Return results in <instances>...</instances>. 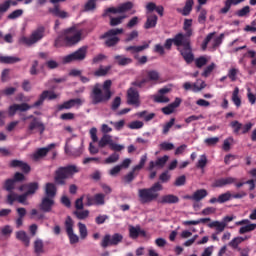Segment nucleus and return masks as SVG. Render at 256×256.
Wrapping results in <instances>:
<instances>
[{"label": "nucleus", "instance_id": "1", "mask_svg": "<svg viewBox=\"0 0 256 256\" xmlns=\"http://www.w3.org/2000/svg\"><path fill=\"white\" fill-rule=\"evenodd\" d=\"M173 44L177 47V51H179L186 63L189 64L195 61V55L193 54V48L191 47V40L185 39L183 33L176 34L174 38L166 39L164 47L165 49H168V51H171Z\"/></svg>", "mask_w": 256, "mask_h": 256}, {"label": "nucleus", "instance_id": "2", "mask_svg": "<svg viewBox=\"0 0 256 256\" xmlns=\"http://www.w3.org/2000/svg\"><path fill=\"white\" fill-rule=\"evenodd\" d=\"M111 85H113L111 80H105L103 84L96 83L92 86L90 93L92 105L107 103L111 100V97H113V92H111Z\"/></svg>", "mask_w": 256, "mask_h": 256}, {"label": "nucleus", "instance_id": "3", "mask_svg": "<svg viewBox=\"0 0 256 256\" xmlns=\"http://www.w3.org/2000/svg\"><path fill=\"white\" fill-rule=\"evenodd\" d=\"M159 191H163V185L160 182H156L150 188H144L138 190V197L141 203H151L159 197Z\"/></svg>", "mask_w": 256, "mask_h": 256}, {"label": "nucleus", "instance_id": "4", "mask_svg": "<svg viewBox=\"0 0 256 256\" xmlns=\"http://www.w3.org/2000/svg\"><path fill=\"white\" fill-rule=\"evenodd\" d=\"M43 37H45V26H39L31 32L30 36H21L18 39V43L25 47H33V45H37L39 41H42Z\"/></svg>", "mask_w": 256, "mask_h": 256}, {"label": "nucleus", "instance_id": "5", "mask_svg": "<svg viewBox=\"0 0 256 256\" xmlns=\"http://www.w3.org/2000/svg\"><path fill=\"white\" fill-rule=\"evenodd\" d=\"M75 173H79V168L75 165L59 167L55 171L54 181L56 185H65V179L73 177Z\"/></svg>", "mask_w": 256, "mask_h": 256}, {"label": "nucleus", "instance_id": "6", "mask_svg": "<svg viewBox=\"0 0 256 256\" xmlns=\"http://www.w3.org/2000/svg\"><path fill=\"white\" fill-rule=\"evenodd\" d=\"M83 39V30L76 27L68 28L64 31L63 41L66 47H73Z\"/></svg>", "mask_w": 256, "mask_h": 256}, {"label": "nucleus", "instance_id": "7", "mask_svg": "<svg viewBox=\"0 0 256 256\" xmlns=\"http://www.w3.org/2000/svg\"><path fill=\"white\" fill-rule=\"evenodd\" d=\"M147 78H143L141 80L136 79L134 82H132V85L134 87H138L139 89H142V87H145L147 83H154L157 84L158 81H161V74H159V71L157 70H148L146 71Z\"/></svg>", "mask_w": 256, "mask_h": 256}, {"label": "nucleus", "instance_id": "8", "mask_svg": "<svg viewBox=\"0 0 256 256\" xmlns=\"http://www.w3.org/2000/svg\"><path fill=\"white\" fill-rule=\"evenodd\" d=\"M123 31V28L110 29L100 36V39H105L106 47H115L120 41L117 35H122Z\"/></svg>", "mask_w": 256, "mask_h": 256}, {"label": "nucleus", "instance_id": "9", "mask_svg": "<svg viewBox=\"0 0 256 256\" xmlns=\"http://www.w3.org/2000/svg\"><path fill=\"white\" fill-rule=\"evenodd\" d=\"M119 243H123V236L120 233H114L113 235L111 234H106L100 243V246L103 249H107V247H117Z\"/></svg>", "mask_w": 256, "mask_h": 256}, {"label": "nucleus", "instance_id": "10", "mask_svg": "<svg viewBox=\"0 0 256 256\" xmlns=\"http://www.w3.org/2000/svg\"><path fill=\"white\" fill-rule=\"evenodd\" d=\"M145 163H147V154L141 156L139 164L132 168V171L129 172L126 176H124L125 183H131L137 175H139V171L145 167Z\"/></svg>", "mask_w": 256, "mask_h": 256}, {"label": "nucleus", "instance_id": "11", "mask_svg": "<svg viewBox=\"0 0 256 256\" xmlns=\"http://www.w3.org/2000/svg\"><path fill=\"white\" fill-rule=\"evenodd\" d=\"M87 57V47H81L75 52L62 58L63 63H73V61H83Z\"/></svg>", "mask_w": 256, "mask_h": 256}, {"label": "nucleus", "instance_id": "12", "mask_svg": "<svg viewBox=\"0 0 256 256\" xmlns=\"http://www.w3.org/2000/svg\"><path fill=\"white\" fill-rule=\"evenodd\" d=\"M65 0H50V3H53L54 7L48 9V13H51L54 17H60V19H67L69 13L59 8L57 3H64Z\"/></svg>", "mask_w": 256, "mask_h": 256}, {"label": "nucleus", "instance_id": "13", "mask_svg": "<svg viewBox=\"0 0 256 256\" xmlns=\"http://www.w3.org/2000/svg\"><path fill=\"white\" fill-rule=\"evenodd\" d=\"M86 207H93V205H105V194L98 193L94 196L86 194Z\"/></svg>", "mask_w": 256, "mask_h": 256}, {"label": "nucleus", "instance_id": "14", "mask_svg": "<svg viewBox=\"0 0 256 256\" xmlns=\"http://www.w3.org/2000/svg\"><path fill=\"white\" fill-rule=\"evenodd\" d=\"M35 131H39L40 135H43L45 132V124H43L39 118L33 116L32 121L28 125V133L31 135L35 133Z\"/></svg>", "mask_w": 256, "mask_h": 256}, {"label": "nucleus", "instance_id": "15", "mask_svg": "<svg viewBox=\"0 0 256 256\" xmlns=\"http://www.w3.org/2000/svg\"><path fill=\"white\" fill-rule=\"evenodd\" d=\"M28 196L29 195L26 192L22 195H18L15 192H11L7 195V203H9V205H13L15 201H18V203H21L22 205H29V202H27Z\"/></svg>", "mask_w": 256, "mask_h": 256}, {"label": "nucleus", "instance_id": "16", "mask_svg": "<svg viewBox=\"0 0 256 256\" xmlns=\"http://www.w3.org/2000/svg\"><path fill=\"white\" fill-rule=\"evenodd\" d=\"M85 103V100L81 98H75V99H70L68 101H65L64 103L58 105L57 109L58 111H63V110H69L73 109V107H81Z\"/></svg>", "mask_w": 256, "mask_h": 256}, {"label": "nucleus", "instance_id": "17", "mask_svg": "<svg viewBox=\"0 0 256 256\" xmlns=\"http://www.w3.org/2000/svg\"><path fill=\"white\" fill-rule=\"evenodd\" d=\"M235 225H245L240 227L238 233L240 235H245V233H251V231H255L256 224H252L249 219H243L235 223Z\"/></svg>", "mask_w": 256, "mask_h": 256}, {"label": "nucleus", "instance_id": "18", "mask_svg": "<svg viewBox=\"0 0 256 256\" xmlns=\"http://www.w3.org/2000/svg\"><path fill=\"white\" fill-rule=\"evenodd\" d=\"M55 148V143L49 144L46 147L39 148L37 149L33 154H32V159L33 161H40V159H43V157H47V154L51 149Z\"/></svg>", "mask_w": 256, "mask_h": 256}, {"label": "nucleus", "instance_id": "19", "mask_svg": "<svg viewBox=\"0 0 256 256\" xmlns=\"http://www.w3.org/2000/svg\"><path fill=\"white\" fill-rule=\"evenodd\" d=\"M167 161H169V156L167 155H164L163 157L158 158L156 161H150L148 166V171H153L155 167H157V169H163Z\"/></svg>", "mask_w": 256, "mask_h": 256}, {"label": "nucleus", "instance_id": "20", "mask_svg": "<svg viewBox=\"0 0 256 256\" xmlns=\"http://www.w3.org/2000/svg\"><path fill=\"white\" fill-rule=\"evenodd\" d=\"M127 103L128 105H136V107H139V91L135 88H130L127 91Z\"/></svg>", "mask_w": 256, "mask_h": 256}, {"label": "nucleus", "instance_id": "21", "mask_svg": "<svg viewBox=\"0 0 256 256\" xmlns=\"http://www.w3.org/2000/svg\"><path fill=\"white\" fill-rule=\"evenodd\" d=\"M53 205H55V200L53 198L45 197L42 198V201L39 205V208L43 213H51L53 209Z\"/></svg>", "mask_w": 256, "mask_h": 256}, {"label": "nucleus", "instance_id": "22", "mask_svg": "<svg viewBox=\"0 0 256 256\" xmlns=\"http://www.w3.org/2000/svg\"><path fill=\"white\" fill-rule=\"evenodd\" d=\"M232 199H233V194H231L230 191H227L223 194H220L218 198L212 197L209 200V203L210 205H215V203L223 204V203H227V201H231Z\"/></svg>", "mask_w": 256, "mask_h": 256}, {"label": "nucleus", "instance_id": "23", "mask_svg": "<svg viewBox=\"0 0 256 256\" xmlns=\"http://www.w3.org/2000/svg\"><path fill=\"white\" fill-rule=\"evenodd\" d=\"M141 237H147V232L141 229V226H129V237L130 239H138Z\"/></svg>", "mask_w": 256, "mask_h": 256}, {"label": "nucleus", "instance_id": "24", "mask_svg": "<svg viewBox=\"0 0 256 256\" xmlns=\"http://www.w3.org/2000/svg\"><path fill=\"white\" fill-rule=\"evenodd\" d=\"M9 167L21 169L23 173H29L31 171V166L22 160H11L9 163Z\"/></svg>", "mask_w": 256, "mask_h": 256}, {"label": "nucleus", "instance_id": "25", "mask_svg": "<svg viewBox=\"0 0 256 256\" xmlns=\"http://www.w3.org/2000/svg\"><path fill=\"white\" fill-rule=\"evenodd\" d=\"M45 197H48L50 199H55V196L57 195V186L55 183L48 182L45 185L44 188Z\"/></svg>", "mask_w": 256, "mask_h": 256}, {"label": "nucleus", "instance_id": "26", "mask_svg": "<svg viewBox=\"0 0 256 256\" xmlns=\"http://www.w3.org/2000/svg\"><path fill=\"white\" fill-rule=\"evenodd\" d=\"M158 203H161V205H173L179 203V197L173 194H166L160 198Z\"/></svg>", "mask_w": 256, "mask_h": 256}, {"label": "nucleus", "instance_id": "27", "mask_svg": "<svg viewBox=\"0 0 256 256\" xmlns=\"http://www.w3.org/2000/svg\"><path fill=\"white\" fill-rule=\"evenodd\" d=\"M193 26V19H185L183 24V30L185 31V34L183 36L187 41H191L190 37L193 35V29L191 28Z\"/></svg>", "mask_w": 256, "mask_h": 256}, {"label": "nucleus", "instance_id": "28", "mask_svg": "<svg viewBox=\"0 0 256 256\" xmlns=\"http://www.w3.org/2000/svg\"><path fill=\"white\" fill-rule=\"evenodd\" d=\"M243 1L245 0H226L224 2V7L220 10V13L222 15H227V13L231 11V7H233V5H239V3H243Z\"/></svg>", "mask_w": 256, "mask_h": 256}, {"label": "nucleus", "instance_id": "29", "mask_svg": "<svg viewBox=\"0 0 256 256\" xmlns=\"http://www.w3.org/2000/svg\"><path fill=\"white\" fill-rule=\"evenodd\" d=\"M233 183H237V178L225 177L216 180L214 185L215 187H225L227 185H233Z\"/></svg>", "mask_w": 256, "mask_h": 256}, {"label": "nucleus", "instance_id": "30", "mask_svg": "<svg viewBox=\"0 0 256 256\" xmlns=\"http://www.w3.org/2000/svg\"><path fill=\"white\" fill-rule=\"evenodd\" d=\"M208 227L210 229H215L216 235H219V233H223L225 231V223L223 221H213L208 224Z\"/></svg>", "mask_w": 256, "mask_h": 256}, {"label": "nucleus", "instance_id": "31", "mask_svg": "<svg viewBox=\"0 0 256 256\" xmlns=\"http://www.w3.org/2000/svg\"><path fill=\"white\" fill-rule=\"evenodd\" d=\"M114 59L117 63V65H120V67H125L127 65H131L133 63V59L124 56V55H116L114 56Z\"/></svg>", "mask_w": 256, "mask_h": 256}, {"label": "nucleus", "instance_id": "32", "mask_svg": "<svg viewBox=\"0 0 256 256\" xmlns=\"http://www.w3.org/2000/svg\"><path fill=\"white\" fill-rule=\"evenodd\" d=\"M193 5H195L193 0H186L183 9H178V12L181 13L184 17H187L188 15H191V11H193Z\"/></svg>", "mask_w": 256, "mask_h": 256}, {"label": "nucleus", "instance_id": "33", "mask_svg": "<svg viewBox=\"0 0 256 256\" xmlns=\"http://www.w3.org/2000/svg\"><path fill=\"white\" fill-rule=\"evenodd\" d=\"M196 11L199 13L198 23H200V25H205V23L207 22V10L203 8V6L198 5L196 7Z\"/></svg>", "mask_w": 256, "mask_h": 256}, {"label": "nucleus", "instance_id": "34", "mask_svg": "<svg viewBox=\"0 0 256 256\" xmlns=\"http://www.w3.org/2000/svg\"><path fill=\"white\" fill-rule=\"evenodd\" d=\"M112 141H113V136H111L109 134H104L101 137V139L98 141V147L100 149H104V147H107V145H109V147H110Z\"/></svg>", "mask_w": 256, "mask_h": 256}, {"label": "nucleus", "instance_id": "35", "mask_svg": "<svg viewBox=\"0 0 256 256\" xmlns=\"http://www.w3.org/2000/svg\"><path fill=\"white\" fill-rule=\"evenodd\" d=\"M157 21H158L157 15L155 14L148 15L146 23L144 24V27L146 29H153L157 27Z\"/></svg>", "mask_w": 256, "mask_h": 256}, {"label": "nucleus", "instance_id": "36", "mask_svg": "<svg viewBox=\"0 0 256 256\" xmlns=\"http://www.w3.org/2000/svg\"><path fill=\"white\" fill-rule=\"evenodd\" d=\"M247 239H251V236L235 237L228 243V245L229 247H232V249H239V245H241L243 241H247Z\"/></svg>", "mask_w": 256, "mask_h": 256}, {"label": "nucleus", "instance_id": "37", "mask_svg": "<svg viewBox=\"0 0 256 256\" xmlns=\"http://www.w3.org/2000/svg\"><path fill=\"white\" fill-rule=\"evenodd\" d=\"M21 58L17 56H0V63H4L6 65H13L15 63H19Z\"/></svg>", "mask_w": 256, "mask_h": 256}, {"label": "nucleus", "instance_id": "38", "mask_svg": "<svg viewBox=\"0 0 256 256\" xmlns=\"http://www.w3.org/2000/svg\"><path fill=\"white\" fill-rule=\"evenodd\" d=\"M193 195H194V201L196 203H199V201H203V199H205V197L209 195V192H207L206 189H198L193 193Z\"/></svg>", "mask_w": 256, "mask_h": 256}, {"label": "nucleus", "instance_id": "39", "mask_svg": "<svg viewBox=\"0 0 256 256\" xmlns=\"http://www.w3.org/2000/svg\"><path fill=\"white\" fill-rule=\"evenodd\" d=\"M16 238L19 239V241H22L26 247H29V243H31V240L29 239V236L25 231H18L16 233Z\"/></svg>", "mask_w": 256, "mask_h": 256}, {"label": "nucleus", "instance_id": "40", "mask_svg": "<svg viewBox=\"0 0 256 256\" xmlns=\"http://www.w3.org/2000/svg\"><path fill=\"white\" fill-rule=\"evenodd\" d=\"M207 87L205 81L198 79L196 83L192 84V91L194 93H199V91H203Z\"/></svg>", "mask_w": 256, "mask_h": 256}, {"label": "nucleus", "instance_id": "41", "mask_svg": "<svg viewBox=\"0 0 256 256\" xmlns=\"http://www.w3.org/2000/svg\"><path fill=\"white\" fill-rule=\"evenodd\" d=\"M26 193L27 195H35L37 193V190L39 189V183L38 182H32L29 184H26Z\"/></svg>", "mask_w": 256, "mask_h": 256}, {"label": "nucleus", "instance_id": "42", "mask_svg": "<svg viewBox=\"0 0 256 256\" xmlns=\"http://www.w3.org/2000/svg\"><path fill=\"white\" fill-rule=\"evenodd\" d=\"M34 251H35V253H37V255H41V253H45L43 240H41L39 238L35 240Z\"/></svg>", "mask_w": 256, "mask_h": 256}, {"label": "nucleus", "instance_id": "43", "mask_svg": "<svg viewBox=\"0 0 256 256\" xmlns=\"http://www.w3.org/2000/svg\"><path fill=\"white\" fill-rule=\"evenodd\" d=\"M109 71H111V66H100L99 69H97L94 72L95 77H105V75H107V73H109Z\"/></svg>", "mask_w": 256, "mask_h": 256}, {"label": "nucleus", "instance_id": "44", "mask_svg": "<svg viewBox=\"0 0 256 256\" xmlns=\"http://www.w3.org/2000/svg\"><path fill=\"white\" fill-rule=\"evenodd\" d=\"M137 117H140V118L144 119V121L149 122V121H153V119H155V113L147 114V110H144L142 112H138Z\"/></svg>", "mask_w": 256, "mask_h": 256}, {"label": "nucleus", "instance_id": "45", "mask_svg": "<svg viewBox=\"0 0 256 256\" xmlns=\"http://www.w3.org/2000/svg\"><path fill=\"white\" fill-rule=\"evenodd\" d=\"M123 19H127V16L126 15L119 16V17L110 16V26L117 27V25H121V23H123Z\"/></svg>", "mask_w": 256, "mask_h": 256}, {"label": "nucleus", "instance_id": "46", "mask_svg": "<svg viewBox=\"0 0 256 256\" xmlns=\"http://www.w3.org/2000/svg\"><path fill=\"white\" fill-rule=\"evenodd\" d=\"M232 101L237 107H241V97H239V87H235L232 93Z\"/></svg>", "mask_w": 256, "mask_h": 256}, {"label": "nucleus", "instance_id": "47", "mask_svg": "<svg viewBox=\"0 0 256 256\" xmlns=\"http://www.w3.org/2000/svg\"><path fill=\"white\" fill-rule=\"evenodd\" d=\"M89 210H76L74 211V215L79 219L80 221H83L89 217Z\"/></svg>", "mask_w": 256, "mask_h": 256}, {"label": "nucleus", "instance_id": "48", "mask_svg": "<svg viewBox=\"0 0 256 256\" xmlns=\"http://www.w3.org/2000/svg\"><path fill=\"white\" fill-rule=\"evenodd\" d=\"M207 63H209V58H207L206 56H201L195 59V65L196 67H198V69L205 67Z\"/></svg>", "mask_w": 256, "mask_h": 256}, {"label": "nucleus", "instance_id": "49", "mask_svg": "<svg viewBox=\"0 0 256 256\" xmlns=\"http://www.w3.org/2000/svg\"><path fill=\"white\" fill-rule=\"evenodd\" d=\"M132 7H133L132 2H126V3L120 4L118 6L119 14L127 13V11H131Z\"/></svg>", "mask_w": 256, "mask_h": 256}, {"label": "nucleus", "instance_id": "50", "mask_svg": "<svg viewBox=\"0 0 256 256\" xmlns=\"http://www.w3.org/2000/svg\"><path fill=\"white\" fill-rule=\"evenodd\" d=\"M4 189L5 191H8V193H13V189H15V180L8 179L4 183Z\"/></svg>", "mask_w": 256, "mask_h": 256}, {"label": "nucleus", "instance_id": "51", "mask_svg": "<svg viewBox=\"0 0 256 256\" xmlns=\"http://www.w3.org/2000/svg\"><path fill=\"white\" fill-rule=\"evenodd\" d=\"M197 169H205L207 167V155L202 154L196 164Z\"/></svg>", "mask_w": 256, "mask_h": 256}, {"label": "nucleus", "instance_id": "52", "mask_svg": "<svg viewBox=\"0 0 256 256\" xmlns=\"http://www.w3.org/2000/svg\"><path fill=\"white\" fill-rule=\"evenodd\" d=\"M78 229H79L81 239H87V235H88L87 226L85 224L79 222Z\"/></svg>", "mask_w": 256, "mask_h": 256}, {"label": "nucleus", "instance_id": "53", "mask_svg": "<svg viewBox=\"0 0 256 256\" xmlns=\"http://www.w3.org/2000/svg\"><path fill=\"white\" fill-rule=\"evenodd\" d=\"M223 39H225V34H220L218 37H215L212 41V47L213 49H217L222 43Z\"/></svg>", "mask_w": 256, "mask_h": 256}, {"label": "nucleus", "instance_id": "54", "mask_svg": "<svg viewBox=\"0 0 256 256\" xmlns=\"http://www.w3.org/2000/svg\"><path fill=\"white\" fill-rule=\"evenodd\" d=\"M117 161H119V154L113 153V154H111L108 158H106V159L104 160V163H105L106 165H111V164H113V163H117Z\"/></svg>", "mask_w": 256, "mask_h": 256}, {"label": "nucleus", "instance_id": "55", "mask_svg": "<svg viewBox=\"0 0 256 256\" xmlns=\"http://www.w3.org/2000/svg\"><path fill=\"white\" fill-rule=\"evenodd\" d=\"M251 13V7L244 6L236 12L237 17H247Z\"/></svg>", "mask_w": 256, "mask_h": 256}, {"label": "nucleus", "instance_id": "56", "mask_svg": "<svg viewBox=\"0 0 256 256\" xmlns=\"http://www.w3.org/2000/svg\"><path fill=\"white\" fill-rule=\"evenodd\" d=\"M173 125H175V118H171L169 122L163 125V130H162L163 135H167V133H169Z\"/></svg>", "mask_w": 256, "mask_h": 256}, {"label": "nucleus", "instance_id": "57", "mask_svg": "<svg viewBox=\"0 0 256 256\" xmlns=\"http://www.w3.org/2000/svg\"><path fill=\"white\" fill-rule=\"evenodd\" d=\"M230 127H232L233 132L237 135V134H239V131H241L243 124H241V122L235 120L230 123Z\"/></svg>", "mask_w": 256, "mask_h": 256}, {"label": "nucleus", "instance_id": "58", "mask_svg": "<svg viewBox=\"0 0 256 256\" xmlns=\"http://www.w3.org/2000/svg\"><path fill=\"white\" fill-rule=\"evenodd\" d=\"M160 149L162 151H173V149H175V144L171 142H162L160 144Z\"/></svg>", "mask_w": 256, "mask_h": 256}, {"label": "nucleus", "instance_id": "59", "mask_svg": "<svg viewBox=\"0 0 256 256\" xmlns=\"http://www.w3.org/2000/svg\"><path fill=\"white\" fill-rule=\"evenodd\" d=\"M42 95H44V99H48L49 101H53V99H57V97H59L55 92L49 90L43 91Z\"/></svg>", "mask_w": 256, "mask_h": 256}, {"label": "nucleus", "instance_id": "60", "mask_svg": "<svg viewBox=\"0 0 256 256\" xmlns=\"http://www.w3.org/2000/svg\"><path fill=\"white\" fill-rule=\"evenodd\" d=\"M65 228H66V233L67 235L69 233H73V219H71L70 216H68L66 218V221H65Z\"/></svg>", "mask_w": 256, "mask_h": 256}, {"label": "nucleus", "instance_id": "61", "mask_svg": "<svg viewBox=\"0 0 256 256\" xmlns=\"http://www.w3.org/2000/svg\"><path fill=\"white\" fill-rule=\"evenodd\" d=\"M215 67V63H211L209 66H207L202 73V77H209V75H211V73H213L215 70Z\"/></svg>", "mask_w": 256, "mask_h": 256}, {"label": "nucleus", "instance_id": "62", "mask_svg": "<svg viewBox=\"0 0 256 256\" xmlns=\"http://www.w3.org/2000/svg\"><path fill=\"white\" fill-rule=\"evenodd\" d=\"M143 121H139V120H136V121H132L129 123L128 127L129 129H143Z\"/></svg>", "mask_w": 256, "mask_h": 256}, {"label": "nucleus", "instance_id": "63", "mask_svg": "<svg viewBox=\"0 0 256 256\" xmlns=\"http://www.w3.org/2000/svg\"><path fill=\"white\" fill-rule=\"evenodd\" d=\"M109 123H110V125L114 126V129H116V131H121V129H123L125 127V120H120L117 122L110 121Z\"/></svg>", "mask_w": 256, "mask_h": 256}, {"label": "nucleus", "instance_id": "64", "mask_svg": "<svg viewBox=\"0 0 256 256\" xmlns=\"http://www.w3.org/2000/svg\"><path fill=\"white\" fill-rule=\"evenodd\" d=\"M155 103H169V97L164 94H159L154 97Z\"/></svg>", "mask_w": 256, "mask_h": 256}]
</instances>
